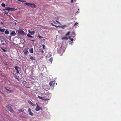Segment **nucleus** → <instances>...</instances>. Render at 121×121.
Masks as SVG:
<instances>
[{
	"label": "nucleus",
	"instance_id": "obj_47",
	"mask_svg": "<svg viewBox=\"0 0 121 121\" xmlns=\"http://www.w3.org/2000/svg\"><path fill=\"white\" fill-rule=\"evenodd\" d=\"M11 36L10 37V38H11Z\"/></svg>",
	"mask_w": 121,
	"mask_h": 121
},
{
	"label": "nucleus",
	"instance_id": "obj_40",
	"mask_svg": "<svg viewBox=\"0 0 121 121\" xmlns=\"http://www.w3.org/2000/svg\"><path fill=\"white\" fill-rule=\"evenodd\" d=\"M73 37H75V36L76 35H75V34L74 33H73Z\"/></svg>",
	"mask_w": 121,
	"mask_h": 121
},
{
	"label": "nucleus",
	"instance_id": "obj_38",
	"mask_svg": "<svg viewBox=\"0 0 121 121\" xmlns=\"http://www.w3.org/2000/svg\"><path fill=\"white\" fill-rule=\"evenodd\" d=\"M70 39L71 41H73V38H70Z\"/></svg>",
	"mask_w": 121,
	"mask_h": 121
},
{
	"label": "nucleus",
	"instance_id": "obj_27",
	"mask_svg": "<svg viewBox=\"0 0 121 121\" xmlns=\"http://www.w3.org/2000/svg\"><path fill=\"white\" fill-rule=\"evenodd\" d=\"M51 56V55H49V56L47 55V56H46V57H47V58L50 57Z\"/></svg>",
	"mask_w": 121,
	"mask_h": 121
},
{
	"label": "nucleus",
	"instance_id": "obj_15",
	"mask_svg": "<svg viewBox=\"0 0 121 121\" xmlns=\"http://www.w3.org/2000/svg\"><path fill=\"white\" fill-rule=\"evenodd\" d=\"M24 110L23 109H21L20 110H18V111L19 113H20L22 112H23Z\"/></svg>",
	"mask_w": 121,
	"mask_h": 121
},
{
	"label": "nucleus",
	"instance_id": "obj_26",
	"mask_svg": "<svg viewBox=\"0 0 121 121\" xmlns=\"http://www.w3.org/2000/svg\"><path fill=\"white\" fill-rule=\"evenodd\" d=\"M52 60H53V59H52V57H51L50 58V59L49 60V61L50 62L52 63Z\"/></svg>",
	"mask_w": 121,
	"mask_h": 121
},
{
	"label": "nucleus",
	"instance_id": "obj_22",
	"mask_svg": "<svg viewBox=\"0 0 121 121\" xmlns=\"http://www.w3.org/2000/svg\"><path fill=\"white\" fill-rule=\"evenodd\" d=\"M1 6L4 7H5L6 6L5 4L4 3H3L1 4Z\"/></svg>",
	"mask_w": 121,
	"mask_h": 121
},
{
	"label": "nucleus",
	"instance_id": "obj_6",
	"mask_svg": "<svg viewBox=\"0 0 121 121\" xmlns=\"http://www.w3.org/2000/svg\"><path fill=\"white\" fill-rule=\"evenodd\" d=\"M38 98L43 100H49V99L47 98H46L43 97H42L40 96H38Z\"/></svg>",
	"mask_w": 121,
	"mask_h": 121
},
{
	"label": "nucleus",
	"instance_id": "obj_32",
	"mask_svg": "<svg viewBox=\"0 0 121 121\" xmlns=\"http://www.w3.org/2000/svg\"><path fill=\"white\" fill-rule=\"evenodd\" d=\"M18 1L20 2H25V1H23V0H17Z\"/></svg>",
	"mask_w": 121,
	"mask_h": 121
},
{
	"label": "nucleus",
	"instance_id": "obj_39",
	"mask_svg": "<svg viewBox=\"0 0 121 121\" xmlns=\"http://www.w3.org/2000/svg\"><path fill=\"white\" fill-rule=\"evenodd\" d=\"M61 26H60V25H58V26H57V27H59V28H61Z\"/></svg>",
	"mask_w": 121,
	"mask_h": 121
},
{
	"label": "nucleus",
	"instance_id": "obj_42",
	"mask_svg": "<svg viewBox=\"0 0 121 121\" xmlns=\"http://www.w3.org/2000/svg\"><path fill=\"white\" fill-rule=\"evenodd\" d=\"M54 26H55L56 28H57V26L56 25H55Z\"/></svg>",
	"mask_w": 121,
	"mask_h": 121
},
{
	"label": "nucleus",
	"instance_id": "obj_43",
	"mask_svg": "<svg viewBox=\"0 0 121 121\" xmlns=\"http://www.w3.org/2000/svg\"><path fill=\"white\" fill-rule=\"evenodd\" d=\"M31 32L30 30L28 31V32L30 33H31Z\"/></svg>",
	"mask_w": 121,
	"mask_h": 121
},
{
	"label": "nucleus",
	"instance_id": "obj_1",
	"mask_svg": "<svg viewBox=\"0 0 121 121\" xmlns=\"http://www.w3.org/2000/svg\"><path fill=\"white\" fill-rule=\"evenodd\" d=\"M24 4L27 5L29 6H30L32 8H35L37 7L36 6L35 4L31 3H29L28 2L25 3Z\"/></svg>",
	"mask_w": 121,
	"mask_h": 121
},
{
	"label": "nucleus",
	"instance_id": "obj_25",
	"mask_svg": "<svg viewBox=\"0 0 121 121\" xmlns=\"http://www.w3.org/2000/svg\"><path fill=\"white\" fill-rule=\"evenodd\" d=\"M70 33V31L68 32L65 35V36H68Z\"/></svg>",
	"mask_w": 121,
	"mask_h": 121
},
{
	"label": "nucleus",
	"instance_id": "obj_30",
	"mask_svg": "<svg viewBox=\"0 0 121 121\" xmlns=\"http://www.w3.org/2000/svg\"><path fill=\"white\" fill-rule=\"evenodd\" d=\"M28 112H29V113H30V112H31V109L30 108H29L28 109Z\"/></svg>",
	"mask_w": 121,
	"mask_h": 121
},
{
	"label": "nucleus",
	"instance_id": "obj_16",
	"mask_svg": "<svg viewBox=\"0 0 121 121\" xmlns=\"http://www.w3.org/2000/svg\"><path fill=\"white\" fill-rule=\"evenodd\" d=\"M62 40L65 39L66 40H67L68 38L66 37H64L62 38Z\"/></svg>",
	"mask_w": 121,
	"mask_h": 121
},
{
	"label": "nucleus",
	"instance_id": "obj_45",
	"mask_svg": "<svg viewBox=\"0 0 121 121\" xmlns=\"http://www.w3.org/2000/svg\"><path fill=\"white\" fill-rule=\"evenodd\" d=\"M32 41H35L34 40H32Z\"/></svg>",
	"mask_w": 121,
	"mask_h": 121
},
{
	"label": "nucleus",
	"instance_id": "obj_11",
	"mask_svg": "<svg viewBox=\"0 0 121 121\" xmlns=\"http://www.w3.org/2000/svg\"><path fill=\"white\" fill-rule=\"evenodd\" d=\"M28 103L30 104L31 105H32L33 106H35V105L33 104L30 100H28Z\"/></svg>",
	"mask_w": 121,
	"mask_h": 121
},
{
	"label": "nucleus",
	"instance_id": "obj_5",
	"mask_svg": "<svg viewBox=\"0 0 121 121\" xmlns=\"http://www.w3.org/2000/svg\"><path fill=\"white\" fill-rule=\"evenodd\" d=\"M17 32L18 33L20 34H25V32L22 30H17Z\"/></svg>",
	"mask_w": 121,
	"mask_h": 121
},
{
	"label": "nucleus",
	"instance_id": "obj_12",
	"mask_svg": "<svg viewBox=\"0 0 121 121\" xmlns=\"http://www.w3.org/2000/svg\"><path fill=\"white\" fill-rule=\"evenodd\" d=\"M29 51L31 53H33V49L32 48H30L29 49Z\"/></svg>",
	"mask_w": 121,
	"mask_h": 121
},
{
	"label": "nucleus",
	"instance_id": "obj_9",
	"mask_svg": "<svg viewBox=\"0 0 121 121\" xmlns=\"http://www.w3.org/2000/svg\"><path fill=\"white\" fill-rule=\"evenodd\" d=\"M5 89L8 91L10 92V93L13 92V90H12L10 89H8L6 88H5Z\"/></svg>",
	"mask_w": 121,
	"mask_h": 121
},
{
	"label": "nucleus",
	"instance_id": "obj_2",
	"mask_svg": "<svg viewBox=\"0 0 121 121\" xmlns=\"http://www.w3.org/2000/svg\"><path fill=\"white\" fill-rule=\"evenodd\" d=\"M42 108L38 105H37L36 108L35 109V110L36 111H39L40 110H42Z\"/></svg>",
	"mask_w": 121,
	"mask_h": 121
},
{
	"label": "nucleus",
	"instance_id": "obj_46",
	"mask_svg": "<svg viewBox=\"0 0 121 121\" xmlns=\"http://www.w3.org/2000/svg\"><path fill=\"white\" fill-rule=\"evenodd\" d=\"M25 54V55H26V54H27V53H24Z\"/></svg>",
	"mask_w": 121,
	"mask_h": 121
},
{
	"label": "nucleus",
	"instance_id": "obj_36",
	"mask_svg": "<svg viewBox=\"0 0 121 121\" xmlns=\"http://www.w3.org/2000/svg\"><path fill=\"white\" fill-rule=\"evenodd\" d=\"M42 46H43V48L44 49L45 48V46L44 45V44Z\"/></svg>",
	"mask_w": 121,
	"mask_h": 121
},
{
	"label": "nucleus",
	"instance_id": "obj_3",
	"mask_svg": "<svg viewBox=\"0 0 121 121\" xmlns=\"http://www.w3.org/2000/svg\"><path fill=\"white\" fill-rule=\"evenodd\" d=\"M30 58L31 60L34 63H35L36 62V60L35 59V57L30 56Z\"/></svg>",
	"mask_w": 121,
	"mask_h": 121
},
{
	"label": "nucleus",
	"instance_id": "obj_13",
	"mask_svg": "<svg viewBox=\"0 0 121 121\" xmlns=\"http://www.w3.org/2000/svg\"><path fill=\"white\" fill-rule=\"evenodd\" d=\"M67 26L66 25H64L61 26V28L62 29H64L65 27Z\"/></svg>",
	"mask_w": 121,
	"mask_h": 121
},
{
	"label": "nucleus",
	"instance_id": "obj_44",
	"mask_svg": "<svg viewBox=\"0 0 121 121\" xmlns=\"http://www.w3.org/2000/svg\"><path fill=\"white\" fill-rule=\"evenodd\" d=\"M73 0H71V3L73 2Z\"/></svg>",
	"mask_w": 121,
	"mask_h": 121
},
{
	"label": "nucleus",
	"instance_id": "obj_7",
	"mask_svg": "<svg viewBox=\"0 0 121 121\" xmlns=\"http://www.w3.org/2000/svg\"><path fill=\"white\" fill-rule=\"evenodd\" d=\"M14 68L15 69V71L16 73L17 74H19V72L18 69L20 68L19 67H18L17 66H15Z\"/></svg>",
	"mask_w": 121,
	"mask_h": 121
},
{
	"label": "nucleus",
	"instance_id": "obj_14",
	"mask_svg": "<svg viewBox=\"0 0 121 121\" xmlns=\"http://www.w3.org/2000/svg\"><path fill=\"white\" fill-rule=\"evenodd\" d=\"M16 34V33L15 31H13L12 32L10 33V35H15Z\"/></svg>",
	"mask_w": 121,
	"mask_h": 121
},
{
	"label": "nucleus",
	"instance_id": "obj_29",
	"mask_svg": "<svg viewBox=\"0 0 121 121\" xmlns=\"http://www.w3.org/2000/svg\"><path fill=\"white\" fill-rule=\"evenodd\" d=\"M38 37L40 39H41L42 38H43V37H42V36H40L39 35H38Z\"/></svg>",
	"mask_w": 121,
	"mask_h": 121
},
{
	"label": "nucleus",
	"instance_id": "obj_23",
	"mask_svg": "<svg viewBox=\"0 0 121 121\" xmlns=\"http://www.w3.org/2000/svg\"><path fill=\"white\" fill-rule=\"evenodd\" d=\"M27 36L28 37H30V38H33V37L31 36L30 34H27Z\"/></svg>",
	"mask_w": 121,
	"mask_h": 121
},
{
	"label": "nucleus",
	"instance_id": "obj_24",
	"mask_svg": "<svg viewBox=\"0 0 121 121\" xmlns=\"http://www.w3.org/2000/svg\"><path fill=\"white\" fill-rule=\"evenodd\" d=\"M5 33L6 34H8L9 33V32L7 30H6L5 31Z\"/></svg>",
	"mask_w": 121,
	"mask_h": 121
},
{
	"label": "nucleus",
	"instance_id": "obj_37",
	"mask_svg": "<svg viewBox=\"0 0 121 121\" xmlns=\"http://www.w3.org/2000/svg\"><path fill=\"white\" fill-rule=\"evenodd\" d=\"M4 13L6 15H7L8 14V13L7 12H5Z\"/></svg>",
	"mask_w": 121,
	"mask_h": 121
},
{
	"label": "nucleus",
	"instance_id": "obj_21",
	"mask_svg": "<svg viewBox=\"0 0 121 121\" xmlns=\"http://www.w3.org/2000/svg\"><path fill=\"white\" fill-rule=\"evenodd\" d=\"M54 82V81H51L49 83V85L51 86L52 85V84H53V82Z\"/></svg>",
	"mask_w": 121,
	"mask_h": 121
},
{
	"label": "nucleus",
	"instance_id": "obj_17",
	"mask_svg": "<svg viewBox=\"0 0 121 121\" xmlns=\"http://www.w3.org/2000/svg\"><path fill=\"white\" fill-rule=\"evenodd\" d=\"M5 29H2L1 28V27H0V31L2 32H3L5 31Z\"/></svg>",
	"mask_w": 121,
	"mask_h": 121
},
{
	"label": "nucleus",
	"instance_id": "obj_33",
	"mask_svg": "<svg viewBox=\"0 0 121 121\" xmlns=\"http://www.w3.org/2000/svg\"><path fill=\"white\" fill-rule=\"evenodd\" d=\"M77 24H78V23H77V22L75 23V24H74V26H75Z\"/></svg>",
	"mask_w": 121,
	"mask_h": 121
},
{
	"label": "nucleus",
	"instance_id": "obj_8",
	"mask_svg": "<svg viewBox=\"0 0 121 121\" xmlns=\"http://www.w3.org/2000/svg\"><path fill=\"white\" fill-rule=\"evenodd\" d=\"M29 49L28 48H25L23 50V52L24 53H27Z\"/></svg>",
	"mask_w": 121,
	"mask_h": 121
},
{
	"label": "nucleus",
	"instance_id": "obj_34",
	"mask_svg": "<svg viewBox=\"0 0 121 121\" xmlns=\"http://www.w3.org/2000/svg\"><path fill=\"white\" fill-rule=\"evenodd\" d=\"M3 10L4 11H5L6 10V7H5V9H3Z\"/></svg>",
	"mask_w": 121,
	"mask_h": 121
},
{
	"label": "nucleus",
	"instance_id": "obj_28",
	"mask_svg": "<svg viewBox=\"0 0 121 121\" xmlns=\"http://www.w3.org/2000/svg\"><path fill=\"white\" fill-rule=\"evenodd\" d=\"M29 114L30 115L33 116V113H32L31 112H30V113H29Z\"/></svg>",
	"mask_w": 121,
	"mask_h": 121
},
{
	"label": "nucleus",
	"instance_id": "obj_4",
	"mask_svg": "<svg viewBox=\"0 0 121 121\" xmlns=\"http://www.w3.org/2000/svg\"><path fill=\"white\" fill-rule=\"evenodd\" d=\"M7 109L10 112H11L13 111V109L9 105H7L6 106Z\"/></svg>",
	"mask_w": 121,
	"mask_h": 121
},
{
	"label": "nucleus",
	"instance_id": "obj_31",
	"mask_svg": "<svg viewBox=\"0 0 121 121\" xmlns=\"http://www.w3.org/2000/svg\"><path fill=\"white\" fill-rule=\"evenodd\" d=\"M34 33H35V32L34 31H33L31 32L30 34L32 35H33L34 34Z\"/></svg>",
	"mask_w": 121,
	"mask_h": 121
},
{
	"label": "nucleus",
	"instance_id": "obj_19",
	"mask_svg": "<svg viewBox=\"0 0 121 121\" xmlns=\"http://www.w3.org/2000/svg\"><path fill=\"white\" fill-rule=\"evenodd\" d=\"M11 8L8 7H6V9L8 11H10Z\"/></svg>",
	"mask_w": 121,
	"mask_h": 121
},
{
	"label": "nucleus",
	"instance_id": "obj_20",
	"mask_svg": "<svg viewBox=\"0 0 121 121\" xmlns=\"http://www.w3.org/2000/svg\"><path fill=\"white\" fill-rule=\"evenodd\" d=\"M16 9H15L14 8H11L10 11H15Z\"/></svg>",
	"mask_w": 121,
	"mask_h": 121
},
{
	"label": "nucleus",
	"instance_id": "obj_35",
	"mask_svg": "<svg viewBox=\"0 0 121 121\" xmlns=\"http://www.w3.org/2000/svg\"><path fill=\"white\" fill-rule=\"evenodd\" d=\"M2 50L3 51H4V52H6V51H7L6 50H5V49H3Z\"/></svg>",
	"mask_w": 121,
	"mask_h": 121
},
{
	"label": "nucleus",
	"instance_id": "obj_41",
	"mask_svg": "<svg viewBox=\"0 0 121 121\" xmlns=\"http://www.w3.org/2000/svg\"><path fill=\"white\" fill-rule=\"evenodd\" d=\"M51 24L52 26H54L55 25H54L52 23H51Z\"/></svg>",
	"mask_w": 121,
	"mask_h": 121
},
{
	"label": "nucleus",
	"instance_id": "obj_18",
	"mask_svg": "<svg viewBox=\"0 0 121 121\" xmlns=\"http://www.w3.org/2000/svg\"><path fill=\"white\" fill-rule=\"evenodd\" d=\"M43 39L41 41L42 42H44L46 41V38L45 37H43Z\"/></svg>",
	"mask_w": 121,
	"mask_h": 121
},
{
	"label": "nucleus",
	"instance_id": "obj_10",
	"mask_svg": "<svg viewBox=\"0 0 121 121\" xmlns=\"http://www.w3.org/2000/svg\"><path fill=\"white\" fill-rule=\"evenodd\" d=\"M13 76L17 80L19 81H20L19 79L18 78V77L16 75V74H14Z\"/></svg>",
	"mask_w": 121,
	"mask_h": 121
}]
</instances>
